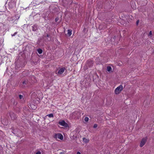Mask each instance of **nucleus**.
I'll use <instances>...</instances> for the list:
<instances>
[{
    "label": "nucleus",
    "mask_w": 154,
    "mask_h": 154,
    "mask_svg": "<svg viewBox=\"0 0 154 154\" xmlns=\"http://www.w3.org/2000/svg\"><path fill=\"white\" fill-rule=\"evenodd\" d=\"M123 86L122 85H120L117 87L115 90V93L116 94H119L120 92L122 90Z\"/></svg>",
    "instance_id": "nucleus-1"
},
{
    "label": "nucleus",
    "mask_w": 154,
    "mask_h": 154,
    "mask_svg": "<svg viewBox=\"0 0 154 154\" xmlns=\"http://www.w3.org/2000/svg\"><path fill=\"white\" fill-rule=\"evenodd\" d=\"M147 137H145L142 139L140 143L139 146L140 147H142L145 144L147 141Z\"/></svg>",
    "instance_id": "nucleus-2"
},
{
    "label": "nucleus",
    "mask_w": 154,
    "mask_h": 154,
    "mask_svg": "<svg viewBox=\"0 0 154 154\" xmlns=\"http://www.w3.org/2000/svg\"><path fill=\"white\" fill-rule=\"evenodd\" d=\"M54 137L55 139H59L61 140H62L63 139V135L60 133H57L54 134Z\"/></svg>",
    "instance_id": "nucleus-3"
},
{
    "label": "nucleus",
    "mask_w": 154,
    "mask_h": 154,
    "mask_svg": "<svg viewBox=\"0 0 154 154\" xmlns=\"http://www.w3.org/2000/svg\"><path fill=\"white\" fill-rule=\"evenodd\" d=\"M60 125L64 126L65 127H68V125L64 120H62L59 122Z\"/></svg>",
    "instance_id": "nucleus-4"
},
{
    "label": "nucleus",
    "mask_w": 154,
    "mask_h": 154,
    "mask_svg": "<svg viewBox=\"0 0 154 154\" xmlns=\"http://www.w3.org/2000/svg\"><path fill=\"white\" fill-rule=\"evenodd\" d=\"M65 69L64 67H63L60 69L58 72V74H62L64 72Z\"/></svg>",
    "instance_id": "nucleus-5"
},
{
    "label": "nucleus",
    "mask_w": 154,
    "mask_h": 154,
    "mask_svg": "<svg viewBox=\"0 0 154 154\" xmlns=\"http://www.w3.org/2000/svg\"><path fill=\"white\" fill-rule=\"evenodd\" d=\"M9 115L12 119H14L16 118V116L15 114L12 112H10L9 113Z\"/></svg>",
    "instance_id": "nucleus-6"
},
{
    "label": "nucleus",
    "mask_w": 154,
    "mask_h": 154,
    "mask_svg": "<svg viewBox=\"0 0 154 154\" xmlns=\"http://www.w3.org/2000/svg\"><path fill=\"white\" fill-rule=\"evenodd\" d=\"M9 6L11 8L15 6V3L14 2H11L8 4Z\"/></svg>",
    "instance_id": "nucleus-7"
},
{
    "label": "nucleus",
    "mask_w": 154,
    "mask_h": 154,
    "mask_svg": "<svg viewBox=\"0 0 154 154\" xmlns=\"http://www.w3.org/2000/svg\"><path fill=\"white\" fill-rule=\"evenodd\" d=\"M30 107L31 109L33 110L37 108L36 106L35 105L33 104H32L30 105Z\"/></svg>",
    "instance_id": "nucleus-8"
},
{
    "label": "nucleus",
    "mask_w": 154,
    "mask_h": 154,
    "mask_svg": "<svg viewBox=\"0 0 154 154\" xmlns=\"http://www.w3.org/2000/svg\"><path fill=\"white\" fill-rule=\"evenodd\" d=\"M98 4V8L100 9V8H101L102 7V2H98L97 3Z\"/></svg>",
    "instance_id": "nucleus-9"
},
{
    "label": "nucleus",
    "mask_w": 154,
    "mask_h": 154,
    "mask_svg": "<svg viewBox=\"0 0 154 154\" xmlns=\"http://www.w3.org/2000/svg\"><path fill=\"white\" fill-rule=\"evenodd\" d=\"M83 141L84 143H88L89 142V140L85 138H83Z\"/></svg>",
    "instance_id": "nucleus-10"
},
{
    "label": "nucleus",
    "mask_w": 154,
    "mask_h": 154,
    "mask_svg": "<svg viewBox=\"0 0 154 154\" xmlns=\"http://www.w3.org/2000/svg\"><path fill=\"white\" fill-rule=\"evenodd\" d=\"M107 71L109 72H110L112 70V68L110 66H108L107 67Z\"/></svg>",
    "instance_id": "nucleus-11"
},
{
    "label": "nucleus",
    "mask_w": 154,
    "mask_h": 154,
    "mask_svg": "<svg viewBox=\"0 0 154 154\" xmlns=\"http://www.w3.org/2000/svg\"><path fill=\"white\" fill-rule=\"evenodd\" d=\"M72 32V31L71 30L69 29L68 30V34L69 36H70L71 35Z\"/></svg>",
    "instance_id": "nucleus-12"
},
{
    "label": "nucleus",
    "mask_w": 154,
    "mask_h": 154,
    "mask_svg": "<svg viewBox=\"0 0 154 154\" xmlns=\"http://www.w3.org/2000/svg\"><path fill=\"white\" fill-rule=\"evenodd\" d=\"M37 51L38 53L40 54H41L42 52V50L40 49H38Z\"/></svg>",
    "instance_id": "nucleus-13"
},
{
    "label": "nucleus",
    "mask_w": 154,
    "mask_h": 154,
    "mask_svg": "<svg viewBox=\"0 0 154 154\" xmlns=\"http://www.w3.org/2000/svg\"><path fill=\"white\" fill-rule=\"evenodd\" d=\"M47 116H48L49 117H53L54 116L53 115L52 113L48 114L47 115Z\"/></svg>",
    "instance_id": "nucleus-14"
},
{
    "label": "nucleus",
    "mask_w": 154,
    "mask_h": 154,
    "mask_svg": "<svg viewBox=\"0 0 154 154\" xmlns=\"http://www.w3.org/2000/svg\"><path fill=\"white\" fill-rule=\"evenodd\" d=\"M148 35L149 37H150V38L152 37V32L151 31H150L149 32V33Z\"/></svg>",
    "instance_id": "nucleus-15"
},
{
    "label": "nucleus",
    "mask_w": 154,
    "mask_h": 154,
    "mask_svg": "<svg viewBox=\"0 0 154 154\" xmlns=\"http://www.w3.org/2000/svg\"><path fill=\"white\" fill-rule=\"evenodd\" d=\"M89 120V118L88 117H85V122H87Z\"/></svg>",
    "instance_id": "nucleus-16"
},
{
    "label": "nucleus",
    "mask_w": 154,
    "mask_h": 154,
    "mask_svg": "<svg viewBox=\"0 0 154 154\" xmlns=\"http://www.w3.org/2000/svg\"><path fill=\"white\" fill-rule=\"evenodd\" d=\"M139 20H138L137 22H136V25L137 26L138 24V23H139Z\"/></svg>",
    "instance_id": "nucleus-17"
},
{
    "label": "nucleus",
    "mask_w": 154,
    "mask_h": 154,
    "mask_svg": "<svg viewBox=\"0 0 154 154\" xmlns=\"http://www.w3.org/2000/svg\"><path fill=\"white\" fill-rule=\"evenodd\" d=\"M17 32H15L14 33V34H11V35L12 36H15L17 34Z\"/></svg>",
    "instance_id": "nucleus-18"
},
{
    "label": "nucleus",
    "mask_w": 154,
    "mask_h": 154,
    "mask_svg": "<svg viewBox=\"0 0 154 154\" xmlns=\"http://www.w3.org/2000/svg\"><path fill=\"white\" fill-rule=\"evenodd\" d=\"M19 98L20 99H22L23 98V96L22 95H20Z\"/></svg>",
    "instance_id": "nucleus-19"
},
{
    "label": "nucleus",
    "mask_w": 154,
    "mask_h": 154,
    "mask_svg": "<svg viewBox=\"0 0 154 154\" xmlns=\"http://www.w3.org/2000/svg\"><path fill=\"white\" fill-rule=\"evenodd\" d=\"M35 154H41V152H39V151H38V152H36Z\"/></svg>",
    "instance_id": "nucleus-20"
},
{
    "label": "nucleus",
    "mask_w": 154,
    "mask_h": 154,
    "mask_svg": "<svg viewBox=\"0 0 154 154\" xmlns=\"http://www.w3.org/2000/svg\"><path fill=\"white\" fill-rule=\"evenodd\" d=\"M76 154H81L80 152H77Z\"/></svg>",
    "instance_id": "nucleus-21"
},
{
    "label": "nucleus",
    "mask_w": 154,
    "mask_h": 154,
    "mask_svg": "<svg viewBox=\"0 0 154 154\" xmlns=\"http://www.w3.org/2000/svg\"><path fill=\"white\" fill-rule=\"evenodd\" d=\"M60 154H64V153L63 152H61Z\"/></svg>",
    "instance_id": "nucleus-22"
},
{
    "label": "nucleus",
    "mask_w": 154,
    "mask_h": 154,
    "mask_svg": "<svg viewBox=\"0 0 154 154\" xmlns=\"http://www.w3.org/2000/svg\"><path fill=\"white\" fill-rule=\"evenodd\" d=\"M94 128H96V125H94Z\"/></svg>",
    "instance_id": "nucleus-23"
},
{
    "label": "nucleus",
    "mask_w": 154,
    "mask_h": 154,
    "mask_svg": "<svg viewBox=\"0 0 154 154\" xmlns=\"http://www.w3.org/2000/svg\"><path fill=\"white\" fill-rule=\"evenodd\" d=\"M25 82H25V81L23 82V84H26V83H25Z\"/></svg>",
    "instance_id": "nucleus-24"
},
{
    "label": "nucleus",
    "mask_w": 154,
    "mask_h": 154,
    "mask_svg": "<svg viewBox=\"0 0 154 154\" xmlns=\"http://www.w3.org/2000/svg\"><path fill=\"white\" fill-rule=\"evenodd\" d=\"M55 20H56V21H57V18H56V19H55Z\"/></svg>",
    "instance_id": "nucleus-25"
},
{
    "label": "nucleus",
    "mask_w": 154,
    "mask_h": 154,
    "mask_svg": "<svg viewBox=\"0 0 154 154\" xmlns=\"http://www.w3.org/2000/svg\"><path fill=\"white\" fill-rule=\"evenodd\" d=\"M97 77L99 78V76L97 75Z\"/></svg>",
    "instance_id": "nucleus-26"
},
{
    "label": "nucleus",
    "mask_w": 154,
    "mask_h": 154,
    "mask_svg": "<svg viewBox=\"0 0 154 154\" xmlns=\"http://www.w3.org/2000/svg\"><path fill=\"white\" fill-rule=\"evenodd\" d=\"M97 112H98V111L97 110Z\"/></svg>",
    "instance_id": "nucleus-27"
}]
</instances>
